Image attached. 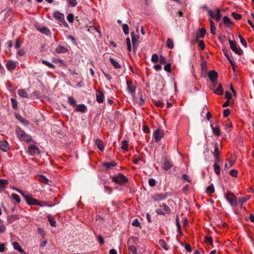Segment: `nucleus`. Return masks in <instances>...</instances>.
Listing matches in <instances>:
<instances>
[{
	"label": "nucleus",
	"mask_w": 254,
	"mask_h": 254,
	"mask_svg": "<svg viewBox=\"0 0 254 254\" xmlns=\"http://www.w3.org/2000/svg\"><path fill=\"white\" fill-rule=\"evenodd\" d=\"M6 230V227L3 224V221L0 220V233H3Z\"/></svg>",
	"instance_id": "09e8293b"
},
{
	"label": "nucleus",
	"mask_w": 254,
	"mask_h": 254,
	"mask_svg": "<svg viewBox=\"0 0 254 254\" xmlns=\"http://www.w3.org/2000/svg\"><path fill=\"white\" fill-rule=\"evenodd\" d=\"M210 127L212 129L213 133L217 136H219L221 134L219 128L218 127H214L212 124L210 125Z\"/></svg>",
	"instance_id": "393cba45"
},
{
	"label": "nucleus",
	"mask_w": 254,
	"mask_h": 254,
	"mask_svg": "<svg viewBox=\"0 0 254 254\" xmlns=\"http://www.w3.org/2000/svg\"><path fill=\"white\" fill-rule=\"evenodd\" d=\"M229 43L231 50L236 54L239 55H242L243 54V50L240 48L235 41H233L229 39Z\"/></svg>",
	"instance_id": "39448f33"
},
{
	"label": "nucleus",
	"mask_w": 254,
	"mask_h": 254,
	"mask_svg": "<svg viewBox=\"0 0 254 254\" xmlns=\"http://www.w3.org/2000/svg\"><path fill=\"white\" fill-rule=\"evenodd\" d=\"M161 208H158L156 210V212L158 214L164 215L166 213H169L170 209L169 207L165 203L160 205Z\"/></svg>",
	"instance_id": "0eeeda50"
},
{
	"label": "nucleus",
	"mask_w": 254,
	"mask_h": 254,
	"mask_svg": "<svg viewBox=\"0 0 254 254\" xmlns=\"http://www.w3.org/2000/svg\"><path fill=\"white\" fill-rule=\"evenodd\" d=\"M155 141L158 142L163 137V133L160 129H156L153 133Z\"/></svg>",
	"instance_id": "f8f14e48"
},
{
	"label": "nucleus",
	"mask_w": 254,
	"mask_h": 254,
	"mask_svg": "<svg viewBox=\"0 0 254 254\" xmlns=\"http://www.w3.org/2000/svg\"><path fill=\"white\" fill-rule=\"evenodd\" d=\"M8 181L7 180L0 179V188L4 189L6 185L8 184Z\"/></svg>",
	"instance_id": "473e14b6"
},
{
	"label": "nucleus",
	"mask_w": 254,
	"mask_h": 254,
	"mask_svg": "<svg viewBox=\"0 0 254 254\" xmlns=\"http://www.w3.org/2000/svg\"><path fill=\"white\" fill-rule=\"evenodd\" d=\"M159 62L162 64H165L166 63V59L163 56H160L159 58Z\"/></svg>",
	"instance_id": "e2e57ef3"
},
{
	"label": "nucleus",
	"mask_w": 254,
	"mask_h": 254,
	"mask_svg": "<svg viewBox=\"0 0 254 254\" xmlns=\"http://www.w3.org/2000/svg\"><path fill=\"white\" fill-rule=\"evenodd\" d=\"M16 132L18 138L22 141L29 142L32 140V137L25 133V132L22 130L20 128L16 129Z\"/></svg>",
	"instance_id": "f03ea898"
},
{
	"label": "nucleus",
	"mask_w": 254,
	"mask_h": 254,
	"mask_svg": "<svg viewBox=\"0 0 254 254\" xmlns=\"http://www.w3.org/2000/svg\"><path fill=\"white\" fill-rule=\"evenodd\" d=\"M18 94L22 97L28 98V94L25 89H19L18 91Z\"/></svg>",
	"instance_id": "7c9ffc66"
},
{
	"label": "nucleus",
	"mask_w": 254,
	"mask_h": 254,
	"mask_svg": "<svg viewBox=\"0 0 254 254\" xmlns=\"http://www.w3.org/2000/svg\"><path fill=\"white\" fill-rule=\"evenodd\" d=\"M159 57L157 54H154L151 57V61L154 63H156L159 61Z\"/></svg>",
	"instance_id": "49530a36"
},
{
	"label": "nucleus",
	"mask_w": 254,
	"mask_h": 254,
	"mask_svg": "<svg viewBox=\"0 0 254 254\" xmlns=\"http://www.w3.org/2000/svg\"><path fill=\"white\" fill-rule=\"evenodd\" d=\"M132 225L134 227H139L140 226V223L139 222V221L137 219H134L133 220V222L132 223Z\"/></svg>",
	"instance_id": "680f3d73"
},
{
	"label": "nucleus",
	"mask_w": 254,
	"mask_h": 254,
	"mask_svg": "<svg viewBox=\"0 0 254 254\" xmlns=\"http://www.w3.org/2000/svg\"><path fill=\"white\" fill-rule=\"evenodd\" d=\"M223 52L224 53L225 56L226 57L229 62L231 64L233 67V69L234 70L235 64L234 61L231 60V58L229 57V55L227 53L226 51L223 50Z\"/></svg>",
	"instance_id": "a19ab883"
},
{
	"label": "nucleus",
	"mask_w": 254,
	"mask_h": 254,
	"mask_svg": "<svg viewBox=\"0 0 254 254\" xmlns=\"http://www.w3.org/2000/svg\"><path fill=\"white\" fill-rule=\"evenodd\" d=\"M11 102L12 108L15 110L17 109L18 108V104H17V101L15 99L12 98H11Z\"/></svg>",
	"instance_id": "a18cd8bd"
},
{
	"label": "nucleus",
	"mask_w": 254,
	"mask_h": 254,
	"mask_svg": "<svg viewBox=\"0 0 254 254\" xmlns=\"http://www.w3.org/2000/svg\"><path fill=\"white\" fill-rule=\"evenodd\" d=\"M13 248L15 250H17L21 253H24V250L21 248L18 243L14 242L13 243Z\"/></svg>",
	"instance_id": "c756f323"
},
{
	"label": "nucleus",
	"mask_w": 254,
	"mask_h": 254,
	"mask_svg": "<svg viewBox=\"0 0 254 254\" xmlns=\"http://www.w3.org/2000/svg\"><path fill=\"white\" fill-rule=\"evenodd\" d=\"M136 102L140 106L143 105L144 103V101L142 98V96H141L138 99V100H137Z\"/></svg>",
	"instance_id": "774afa93"
},
{
	"label": "nucleus",
	"mask_w": 254,
	"mask_h": 254,
	"mask_svg": "<svg viewBox=\"0 0 254 254\" xmlns=\"http://www.w3.org/2000/svg\"><path fill=\"white\" fill-rule=\"evenodd\" d=\"M214 145L215 149H214V151L213 152V156H214V157L219 156H220V151H219V149H218V143L217 142H215V143H214Z\"/></svg>",
	"instance_id": "72a5a7b5"
},
{
	"label": "nucleus",
	"mask_w": 254,
	"mask_h": 254,
	"mask_svg": "<svg viewBox=\"0 0 254 254\" xmlns=\"http://www.w3.org/2000/svg\"><path fill=\"white\" fill-rule=\"evenodd\" d=\"M202 8L204 10H205L207 11V14L209 15V16H222L223 15L222 12H223L225 11L224 10H220L218 8H215L213 10L209 9L208 7L204 5L202 7Z\"/></svg>",
	"instance_id": "20e7f679"
},
{
	"label": "nucleus",
	"mask_w": 254,
	"mask_h": 254,
	"mask_svg": "<svg viewBox=\"0 0 254 254\" xmlns=\"http://www.w3.org/2000/svg\"><path fill=\"white\" fill-rule=\"evenodd\" d=\"M208 76L211 81L216 80L218 79V73L214 70H210L208 73Z\"/></svg>",
	"instance_id": "4468645a"
},
{
	"label": "nucleus",
	"mask_w": 254,
	"mask_h": 254,
	"mask_svg": "<svg viewBox=\"0 0 254 254\" xmlns=\"http://www.w3.org/2000/svg\"><path fill=\"white\" fill-rule=\"evenodd\" d=\"M234 163V162L230 160V159H227L226 161V162L224 166V169L226 171L228 170L229 168H230L231 166H232L233 164Z\"/></svg>",
	"instance_id": "2f4dec72"
},
{
	"label": "nucleus",
	"mask_w": 254,
	"mask_h": 254,
	"mask_svg": "<svg viewBox=\"0 0 254 254\" xmlns=\"http://www.w3.org/2000/svg\"><path fill=\"white\" fill-rule=\"evenodd\" d=\"M182 178L188 182L190 183L191 182V180L190 179L189 176L187 174H184L182 175Z\"/></svg>",
	"instance_id": "69168bd1"
},
{
	"label": "nucleus",
	"mask_w": 254,
	"mask_h": 254,
	"mask_svg": "<svg viewBox=\"0 0 254 254\" xmlns=\"http://www.w3.org/2000/svg\"><path fill=\"white\" fill-rule=\"evenodd\" d=\"M12 197L13 199H14L17 203H19L21 201V199L19 196L16 193H12Z\"/></svg>",
	"instance_id": "6e6d98bb"
},
{
	"label": "nucleus",
	"mask_w": 254,
	"mask_h": 254,
	"mask_svg": "<svg viewBox=\"0 0 254 254\" xmlns=\"http://www.w3.org/2000/svg\"><path fill=\"white\" fill-rule=\"evenodd\" d=\"M28 153L31 155L39 154L40 153L39 148L35 145L31 144L28 148Z\"/></svg>",
	"instance_id": "1a4fd4ad"
},
{
	"label": "nucleus",
	"mask_w": 254,
	"mask_h": 254,
	"mask_svg": "<svg viewBox=\"0 0 254 254\" xmlns=\"http://www.w3.org/2000/svg\"><path fill=\"white\" fill-rule=\"evenodd\" d=\"M229 174L231 176L236 177L238 175V171L233 169L230 171Z\"/></svg>",
	"instance_id": "052dcab7"
},
{
	"label": "nucleus",
	"mask_w": 254,
	"mask_h": 254,
	"mask_svg": "<svg viewBox=\"0 0 254 254\" xmlns=\"http://www.w3.org/2000/svg\"><path fill=\"white\" fill-rule=\"evenodd\" d=\"M148 184H149V185L151 187H154L156 185V181L155 180V179H153V178H151V179H150L148 181Z\"/></svg>",
	"instance_id": "bf43d9fd"
},
{
	"label": "nucleus",
	"mask_w": 254,
	"mask_h": 254,
	"mask_svg": "<svg viewBox=\"0 0 254 254\" xmlns=\"http://www.w3.org/2000/svg\"><path fill=\"white\" fill-rule=\"evenodd\" d=\"M168 196V193H157L154 194L152 196V198L154 201H160L164 200L167 198Z\"/></svg>",
	"instance_id": "9b49d317"
},
{
	"label": "nucleus",
	"mask_w": 254,
	"mask_h": 254,
	"mask_svg": "<svg viewBox=\"0 0 254 254\" xmlns=\"http://www.w3.org/2000/svg\"><path fill=\"white\" fill-rule=\"evenodd\" d=\"M162 159L164 161L163 168L164 170L167 171L172 168L173 164L170 160L167 159V153L164 152L161 155Z\"/></svg>",
	"instance_id": "423d86ee"
},
{
	"label": "nucleus",
	"mask_w": 254,
	"mask_h": 254,
	"mask_svg": "<svg viewBox=\"0 0 254 254\" xmlns=\"http://www.w3.org/2000/svg\"><path fill=\"white\" fill-rule=\"evenodd\" d=\"M211 89L213 90V92L218 95H222L224 93V89L222 87V85L221 83L219 84L218 87L214 89L212 88H211Z\"/></svg>",
	"instance_id": "2eb2a0df"
},
{
	"label": "nucleus",
	"mask_w": 254,
	"mask_h": 254,
	"mask_svg": "<svg viewBox=\"0 0 254 254\" xmlns=\"http://www.w3.org/2000/svg\"><path fill=\"white\" fill-rule=\"evenodd\" d=\"M204 241H205V243L209 244L211 246L213 245V241H212L211 237H208V236L205 237Z\"/></svg>",
	"instance_id": "864d4df0"
},
{
	"label": "nucleus",
	"mask_w": 254,
	"mask_h": 254,
	"mask_svg": "<svg viewBox=\"0 0 254 254\" xmlns=\"http://www.w3.org/2000/svg\"><path fill=\"white\" fill-rule=\"evenodd\" d=\"M131 37L132 40V43L133 45V52H135V50L136 48V43L137 41V38L136 37V35L134 32H131Z\"/></svg>",
	"instance_id": "a211bd4d"
},
{
	"label": "nucleus",
	"mask_w": 254,
	"mask_h": 254,
	"mask_svg": "<svg viewBox=\"0 0 254 254\" xmlns=\"http://www.w3.org/2000/svg\"><path fill=\"white\" fill-rule=\"evenodd\" d=\"M198 46L201 50H203L205 48V44L203 41H199Z\"/></svg>",
	"instance_id": "338daca9"
},
{
	"label": "nucleus",
	"mask_w": 254,
	"mask_h": 254,
	"mask_svg": "<svg viewBox=\"0 0 254 254\" xmlns=\"http://www.w3.org/2000/svg\"><path fill=\"white\" fill-rule=\"evenodd\" d=\"M239 38L240 39V42L242 44V45L244 47L246 48L247 47V42L245 41V39L244 38V37L242 35H239Z\"/></svg>",
	"instance_id": "de8ad7c7"
},
{
	"label": "nucleus",
	"mask_w": 254,
	"mask_h": 254,
	"mask_svg": "<svg viewBox=\"0 0 254 254\" xmlns=\"http://www.w3.org/2000/svg\"><path fill=\"white\" fill-rule=\"evenodd\" d=\"M68 102L72 106L74 107L76 104L75 99L72 96H69L68 98Z\"/></svg>",
	"instance_id": "58836bf2"
},
{
	"label": "nucleus",
	"mask_w": 254,
	"mask_h": 254,
	"mask_svg": "<svg viewBox=\"0 0 254 254\" xmlns=\"http://www.w3.org/2000/svg\"><path fill=\"white\" fill-rule=\"evenodd\" d=\"M164 69L165 71L168 72H171V64H166L164 67Z\"/></svg>",
	"instance_id": "13d9d810"
},
{
	"label": "nucleus",
	"mask_w": 254,
	"mask_h": 254,
	"mask_svg": "<svg viewBox=\"0 0 254 254\" xmlns=\"http://www.w3.org/2000/svg\"><path fill=\"white\" fill-rule=\"evenodd\" d=\"M111 179L113 182L120 185H123L128 182L127 178L122 173H119L117 176L111 177Z\"/></svg>",
	"instance_id": "f257e3e1"
},
{
	"label": "nucleus",
	"mask_w": 254,
	"mask_h": 254,
	"mask_svg": "<svg viewBox=\"0 0 254 254\" xmlns=\"http://www.w3.org/2000/svg\"><path fill=\"white\" fill-rule=\"evenodd\" d=\"M16 118L18 121L24 124L25 125H27L29 124V122L27 120L23 118L20 115H16Z\"/></svg>",
	"instance_id": "c85d7f7f"
},
{
	"label": "nucleus",
	"mask_w": 254,
	"mask_h": 254,
	"mask_svg": "<svg viewBox=\"0 0 254 254\" xmlns=\"http://www.w3.org/2000/svg\"><path fill=\"white\" fill-rule=\"evenodd\" d=\"M86 111V107L84 104L78 105L75 108V111L85 113Z\"/></svg>",
	"instance_id": "412c9836"
},
{
	"label": "nucleus",
	"mask_w": 254,
	"mask_h": 254,
	"mask_svg": "<svg viewBox=\"0 0 254 254\" xmlns=\"http://www.w3.org/2000/svg\"><path fill=\"white\" fill-rule=\"evenodd\" d=\"M25 200L27 203L29 205H40L39 201L35 198H33L31 196H25Z\"/></svg>",
	"instance_id": "9d476101"
},
{
	"label": "nucleus",
	"mask_w": 254,
	"mask_h": 254,
	"mask_svg": "<svg viewBox=\"0 0 254 254\" xmlns=\"http://www.w3.org/2000/svg\"><path fill=\"white\" fill-rule=\"evenodd\" d=\"M213 167H214V170L215 173L217 175H219L220 174V168L219 164L214 163Z\"/></svg>",
	"instance_id": "79ce46f5"
},
{
	"label": "nucleus",
	"mask_w": 254,
	"mask_h": 254,
	"mask_svg": "<svg viewBox=\"0 0 254 254\" xmlns=\"http://www.w3.org/2000/svg\"><path fill=\"white\" fill-rule=\"evenodd\" d=\"M18 218L17 215H12L8 216L7 217V221L9 223H11L13 221H16Z\"/></svg>",
	"instance_id": "c9c22d12"
},
{
	"label": "nucleus",
	"mask_w": 254,
	"mask_h": 254,
	"mask_svg": "<svg viewBox=\"0 0 254 254\" xmlns=\"http://www.w3.org/2000/svg\"><path fill=\"white\" fill-rule=\"evenodd\" d=\"M48 220L49 222L50 223V224L52 226L55 227L56 226V221L55 220V219L51 216H48Z\"/></svg>",
	"instance_id": "603ef678"
},
{
	"label": "nucleus",
	"mask_w": 254,
	"mask_h": 254,
	"mask_svg": "<svg viewBox=\"0 0 254 254\" xmlns=\"http://www.w3.org/2000/svg\"><path fill=\"white\" fill-rule=\"evenodd\" d=\"M159 244L165 250H168L169 249V247L166 243V242L163 239H161L159 240Z\"/></svg>",
	"instance_id": "ea45409f"
},
{
	"label": "nucleus",
	"mask_w": 254,
	"mask_h": 254,
	"mask_svg": "<svg viewBox=\"0 0 254 254\" xmlns=\"http://www.w3.org/2000/svg\"><path fill=\"white\" fill-rule=\"evenodd\" d=\"M250 198H251V196H250V195H247L244 197H241L239 198V202L241 203V204H242L243 203H245L247 200L250 199Z\"/></svg>",
	"instance_id": "e433bc0d"
},
{
	"label": "nucleus",
	"mask_w": 254,
	"mask_h": 254,
	"mask_svg": "<svg viewBox=\"0 0 254 254\" xmlns=\"http://www.w3.org/2000/svg\"><path fill=\"white\" fill-rule=\"evenodd\" d=\"M38 180L44 184L47 185L49 182V180L45 177L44 176L40 175L38 176Z\"/></svg>",
	"instance_id": "cd10ccee"
},
{
	"label": "nucleus",
	"mask_w": 254,
	"mask_h": 254,
	"mask_svg": "<svg viewBox=\"0 0 254 254\" xmlns=\"http://www.w3.org/2000/svg\"><path fill=\"white\" fill-rule=\"evenodd\" d=\"M117 165V163L115 161L108 162H105L103 163L102 166L106 169H111L112 167H115Z\"/></svg>",
	"instance_id": "f3484780"
},
{
	"label": "nucleus",
	"mask_w": 254,
	"mask_h": 254,
	"mask_svg": "<svg viewBox=\"0 0 254 254\" xmlns=\"http://www.w3.org/2000/svg\"><path fill=\"white\" fill-rule=\"evenodd\" d=\"M223 22L227 27H229L233 24L232 22L230 19L229 18V17H223Z\"/></svg>",
	"instance_id": "4be33fe9"
},
{
	"label": "nucleus",
	"mask_w": 254,
	"mask_h": 254,
	"mask_svg": "<svg viewBox=\"0 0 254 254\" xmlns=\"http://www.w3.org/2000/svg\"><path fill=\"white\" fill-rule=\"evenodd\" d=\"M167 46L170 49H172L174 48V43H173V40L171 39L168 38L167 39Z\"/></svg>",
	"instance_id": "37998d69"
},
{
	"label": "nucleus",
	"mask_w": 254,
	"mask_h": 254,
	"mask_svg": "<svg viewBox=\"0 0 254 254\" xmlns=\"http://www.w3.org/2000/svg\"><path fill=\"white\" fill-rule=\"evenodd\" d=\"M138 243V238L135 237H131L129 238L127 241L128 245L137 244Z\"/></svg>",
	"instance_id": "bb28decb"
},
{
	"label": "nucleus",
	"mask_w": 254,
	"mask_h": 254,
	"mask_svg": "<svg viewBox=\"0 0 254 254\" xmlns=\"http://www.w3.org/2000/svg\"><path fill=\"white\" fill-rule=\"evenodd\" d=\"M128 250L129 251V254H137L136 249L133 245H130L129 246Z\"/></svg>",
	"instance_id": "4c0bfd02"
},
{
	"label": "nucleus",
	"mask_w": 254,
	"mask_h": 254,
	"mask_svg": "<svg viewBox=\"0 0 254 254\" xmlns=\"http://www.w3.org/2000/svg\"><path fill=\"white\" fill-rule=\"evenodd\" d=\"M42 63L50 68H54L55 67L53 64L46 60H42Z\"/></svg>",
	"instance_id": "8fccbe9b"
},
{
	"label": "nucleus",
	"mask_w": 254,
	"mask_h": 254,
	"mask_svg": "<svg viewBox=\"0 0 254 254\" xmlns=\"http://www.w3.org/2000/svg\"><path fill=\"white\" fill-rule=\"evenodd\" d=\"M0 148L3 152H7L9 149L8 143L6 141H0Z\"/></svg>",
	"instance_id": "ddd939ff"
},
{
	"label": "nucleus",
	"mask_w": 254,
	"mask_h": 254,
	"mask_svg": "<svg viewBox=\"0 0 254 254\" xmlns=\"http://www.w3.org/2000/svg\"><path fill=\"white\" fill-rule=\"evenodd\" d=\"M225 197L229 201L231 206L235 207L237 205V198L233 193L227 190L225 194Z\"/></svg>",
	"instance_id": "7ed1b4c3"
},
{
	"label": "nucleus",
	"mask_w": 254,
	"mask_h": 254,
	"mask_svg": "<svg viewBox=\"0 0 254 254\" xmlns=\"http://www.w3.org/2000/svg\"><path fill=\"white\" fill-rule=\"evenodd\" d=\"M122 146L121 148L123 149L124 151H126L127 150V141L126 140H124L122 142Z\"/></svg>",
	"instance_id": "c03bdc74"
},
{
	"label": "nucleus",
	"mask_w": 254,
	"mask_h": 254,
	"mask_svg": "<svg viewBox=\"0 0 254 254\" xmlns=\"http://www.w3.org/2000/svg\"><path fill=\"white\" fill-rule=\"evenodd\" d=\"M230 114V110L229 109H225L223 111V116L224 117H227Z\"/></svg>",
	"instance_id": "0e129e2a"
},
{
	"label": "nucleus",
	"mask_w": 254,
	"mask_h": 254,
	"mask_svg": "<svg viewBox=\"0 0 254 254\" xmlns=\"http://www.w3.org/2000/svg\"><path fill=\"white\" fill-rule=\"evenodd\" d=\"M123 29L125 34L128 35L129 33V28L127 24H124L123 25Z\"/></svg>",
	"instance_id": "3c124183"
},
{
	"label": "nucleus",
	"mask_w": 254,
	"mask_h": 254,
	"mask_svg": "<svg viewBox=\"0 0 254 254\" xmlns=\"http://www.w3.org/2000/svg\"><path fill=\"white\" fill-rule=\"evenodd\" d=\"M127 89L128 91L130 93H133L135 92V88L134 87H131L129 85V82L127 81Z\"/></svg>",
	"instance_id": "4d7b16f0"
},
{
	"label": "nucleus",
	"mask_w": 254,
	"mask_h": 254,
	"mask_svg": "<svg viewBox=\"0 0 254 254\" xmlns=\"http://www.w3.org/2000/svg\"><path fill=\"white\" fill-rule=\"evenodd\" d=\"M68 51V50L67 48L61 45L58 46L55 50V52L57 54L65 53Z\"/></svg>",
	"instance_id": "aec40b11"
},
{
	"label": "nucleus",
	"mask_w": 254,
	"mask_h": 254,
	"mask_svg": "<svg viewBox=\"0 0 254 254\" xmlns=\"http://www.w3.org/2000/svg\"><path fill=\"white\" fill-rule=\"evenodd\" d=\"M95 144L97 145L98 148L101 151H103L104 149V145L103 141L99 138H97L95 141Z\"/></svg>",
	"instance_id": "6ab92c4d"
},
{
	"label": "nucleus",
	"mask_w": 254,
	"mask_h": 254,
	"mask_svg": "<svg viewBox=\"0 0 254 254\" xmlns=\"http://www.w3.org/2000/svg\"><path fill=\"white\" fill-rule=\"evenodd\" d=\"M55 18H56V19H57L59 21H62L64 25V26H65L66 27H68V24L64 20V17H55Z\"/></svg>",
	"instance_id": "5fc2aeb1"
},
{
	"label": "nucleus",
	"mask_w": 254,
	"mask_h": 254,
	"mask_svg": "<svg viewBox=\"0 0 254 254\" xmlns=\"http://www.w3.org/2000/svg\"><path fill=\"white\" fill-rule=\"evenodd\" d=\"M6 67L9 70L14 69L16 67V64L12 61H8L6 64Z\"/></svg>",
	"instance_id": "b1692460"
},
{
	"label": "nucleus",
	"mask_w": 254,
	"mask_h": 254,
	"mask_svg": "<svg viewBox=\"0 0 254 254\" xmlns=\"http://www.w3.org/2000/svg\"><path fill=\"white\" fill-rule=\"evenodd\" d=\"M214 188L213 184H211L210 186L207 187L206 191L209 194H211L214 192Z\"/></svg>",
	"instance_id": "f704fd0d"
},
{
	"label": "nucleus",
	"mask_w": 254,
	"mask_h": 254,
	"mask_svg": "<svg viewBox=\"0 0 254 254\" xmlns=\"http://www.w3.org/2000/svg\"><path fill=\"white\" fill-rule=\"evenodd\" d=\"M109 60L112 65L114 67V68L116 69H119L121 67L120 64L117 61H116L114 59H113L112 57H110Z\"/></svg>",
	"instance_id": "5701e85b"
},
{
	"label": "nucleus",
	"mask_w": 254,
	"mask_h": 254,
	"mask_svg": "<svg viewBox=\"0 0 254 254\" xmlns=\"http://www.w3.org/2000/svg\"><path fill=\"white\" fill-rule=\"evenodd\" d=\"M104 94L103 91H97L96 100L99 103H102L104 101Z\"/></svg>",
	"instance_id": "dca6fc26"
},
{
	"label": "nucleus",
	"mask_w": 254,
	"mask_h": 254,
	"mask_svg": "<svg viewBox=\"0 0 254 254\" xmlns=\"http://www.w3.org/2000/svg\"><path fill=\"white\" fill-rule=\"evenodd\" d=\"M35 27L40 32L47 36H51V32L50 30L46 26L40 27L38 24L35 25Z\"/></svg>",
	"instance_id": "6e6552de"
},
{
	"label": "nucleus",
	"mask_w": 254,
	"mask_h": 254,
	"mask_svg": "<svg viewBox=\"0 0 254 254\" xmlns=\"http://www.w3.org/2000/svg\"><path fill=\"white\" fill-rule=\"evenodd\" d=\"M206 34V30L204 28H202L199 30L197 34V38H203Z\"/></svg>",
	"instance_id": "a878e982"
}]
</instances>
